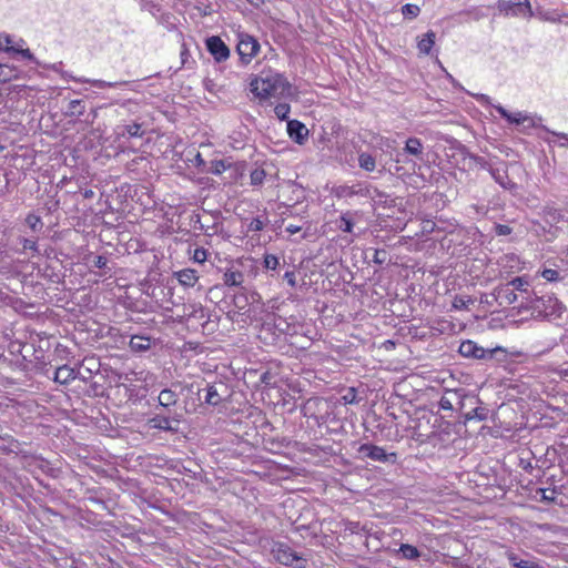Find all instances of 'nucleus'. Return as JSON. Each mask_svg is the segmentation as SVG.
<instances>
[{
	"label": "nucleus",
	"mask_w": 568,
	"mask_h": 568,
	"mask_svg": "<svg viewBox=\"0 0 568 568\" xmlns=\"http://www.w3.org/2000/svg\"><path fill=\"white\" fill-rule=\"evenodd\" d=\"M291 85L285 77L280 73L267 74L251 82V91L261 99L288 93Z\"/></svg>",
	"instance_id": "obj_1"
},
{
	"label": "nucleus",
	"mask_w": 568,
	"mask_h": 568,
	"mask_svg": "<svg viewBox=\"0 0 568 568\" xmlns=\"http://www.w3.org/2000/svg\"><path fill=\"white\" fill-rule=\"evenodd\" d=\"M497 8L506 17L530 19L534 16L529 0H499Z\"/></svg>",
	"instance_id": "obj_2"
},
{
	"label": "nucleus",
	"mask_w": 568,
	"mask_h": 568,
	"mask_svg": "<svg viewBox=\"0 0 568 568\" xmlns=\"http://www.w3.org/2000/svg\"><path fill=\"white\" fill-rule=\"evenodd\" d=\"M236 49L242 62L250 63L252 59L257 55L260 51V43L250 34H240Z\"/></svg>",
	"instance_id": "obj_3"
},
{
	"label": "nucleus",
	"mask_w": 568,
	"mask_h": 568,
	"mask_svg": "<svg viewBox=\"0 0 568 568\" xmlns=\"http://www.w3.org/2000/svg\"><path fill=\"white\" fill-rule=\"evenodd\" d=\"M271 554L276 561L286 566L302 560V558L293 551L288 545L280 541L273 542Z\"/></svg>",
	"instance_id": "obj_4"
},
{
	"label": "nucleus",
	"mask_w": 568,
	"mask_h": 568,
	"mask_svg": "<svg viewBox=\"0 0 568 568\" xmlns=\"http://www.w3.org/2000/svg\"><path fill=\"white\" fill-rule=\"evenodd\" d=\"M206 48L216 62L225 61L230 57V49L220 37L212 36L207 38Z\"/></svg>",
	"instance_id": "obj_5"
},
{
	"label": "nucleus",
	"mask_w": 568,
	"mask_h": 568,
	"mask_svg": "<svg viewBox=\"0 0 568 568\" xmlns=\"http://www.w3.org/2000/svg\"><path fill=\"white\" fill-rule=\"evenodd\" d=\"M358 452L365 457L376 460V462H388L390 458L395 459L396 454L390 453L387 454L384 448L373 445V444H363L359 446Z\"/></svg>",
	"instance_id": "obj_6"
},
{
	"label": "nucleus",
	"mask_w": 568,
	"mask_h": 568,
	"mask_svg": "<svg viewBox=\"0 0 568 568\" xmlns=\"http://www.w3.org/2000/svg\"><path fill=\"white\" fill-rule=\"evenodd\" d=\"M459 353L464 357H473V358H486L487 356L489 358L493 357V351H487L483 348L481 346H478L473 341H465L459 346Z\"/></svg>",
	"instance_id": "obj_7"
},
{
	"label": "nucleus",
	"mask_w": 568,
	"mask_h": 568,
	"mask_svg": "<svg viewBox=\"0 0 568 568\" xmlns=\"http://www.w3.org/2000/svg\"><path fill=\"white\" fill-rule=\"evenodd\" d=\"M494 108L509 123L524 124L527 122L528 126H532V128L537 125L535 118L530 116L526 113H523V112L510 113L504 106H501L499 104L494 105Z\"/></svg>",
	"instance_id": "obj_8"
},
{
	"label": "nucleus",
	"mask_w": 568,
	"mask_h": 568,
	"mask_svg": "<svg viewBox=\"0 0 568 568\" xmlns=\"http://www.w3.org/2000/svg\"><path fill=\"white\" fill-rule=\"evenodd\" d=\"M287 133L290 138L298 144H304L308 136L307 128L297 120L287 122Z\"/></svg>",
	"instance_id": "obj_9"
},
{
	"label": "nucleus",
	"mask_w": 568,
	"mask_h": 568,
	"mask_svg": "<svg viewBox=\"0 0 568 568\" xmlns=\"http://www.w3.org/2000/svg\"><path fill=\"white\" fill-rule=\"evenodd\" d=\"M0 49L6 52H14L21 54L23 58L34 61V55L29 49H21L12 45V40L7 34H0Z\"/></svg>",
	"instance_id": "obj_10"
},
{
	"label": "nucleus",
	"mask_w": 568,
	"mask_h": 568,
	"mask_svg": "<svg viewBox=\"0 0 568 568\" xmlns=\"http://www.w3.org/2000/svg\"><path fill=\"white\" fill-rule=\"evenodd\" d=\"M77 375L78 372L74 368L62 365L55 369L53 381L61 385H68L77 378Z\"/></svg>",
	"instance_id": "obj_11"
},
{
	"label": "nucleus",
	"mask_w": 568,
	"mask_h": 568,
	"mask_svg": "<svg viewBox=\"0 0 568 568\" xmlns=\"http://www.w3.org/2000/svg\"><path fill=\"white\" fill-rule=\"evenodd\" d=\"M179 283L186 287H193L199 280L197 272L192 268H183L174 273Z\"/></svg>",
	"instance_id": "obj_12"
},
{
	"label": "nucleus",
	"mask_w": 568,
	"mask_h": 568,
	"mask_svg": "<svg viewBox=\"0 0 568 568\" xmlns=\"http://www.w3.org/2000/svg\"><path fill=\"white\" fill-rule=\"evenodd\" d=\"M436 33L432 30L427 31L417 43V49L420 54L427 55L435 43Z\"/></svg>",
	"instance_id": "obj_13"
},
{
	"label": "nucleus",
	"mask_w": 568,
	"mask_h": 568,
	"mask_svg": "<svg viewBox=\"0 0 568 568\" xmlns=\"http://www.w3.org/2000/svg\"><path fill=\"white\" fill-rule=\"evenodd\" d=\"M129 345L133 352H145L151 347V338L142 335H133Z\"/></svg>",
	"instance_id": "obj_14"
},
{
	"label": "nucleus",
	"mask_w": 568,
	"mask_h": 568,
	"mask_svg": "<svg viewBox=\"0 0 568 568\" xmlns=\"http://www.w3.org/2000/svg\"><path fill=\"white\" fill-rule=\"evenodd\" d=\"M73 79L75 80V82L90 83L100 89L118 88V87L128 84L126 81L108 82L104 80H92V79H87V78H73Z\"/></svg>",
	"instance_id": "obj_15"
},
{
	"label": "nucleus",
	"mask_w": 568,
	"mask_h": 568,
	"mask_svg": "<svg viewBox=\"0 0 568 568\" xmlns=\"http://www.w3.org/2000/svg\"><path fill=\"white\" fill-rule=\"evenodd\" d=\"M509 562L516 568H544L538 561L519 559L516 554H508Z\"/></svg>",
	"instance_id": "obj_16"
},
{
	"label": "nucleus",
	"mask_w": 568,
	"mask_h": 568,
	"mask_svg": "<svg viewBox=\"0 0 568 568\" xmlns=\"http://www.w3.org/2000/svg\"><path fill=\"white\" fill-rule=\"evenodd\" d=\"M404 151L410 155L419 158L423 154L422 141L417 138L407 139Z\"/></svg>",
	"instance_id": "obj_17"
},
{
	"label": "nucleus",
	"mask_w": 568,
	"mask_h": 568,
	"mask_svg": "<svg viewBox=\"0 0 568 568\" xmlns=\"http://www.w3.org/2000/svg\"><path fill=\"white\" fill-rule=\"evenodd\" d=\"M85 111V106L82 100H71L68 103L65 115L67 116H81Z\"/></svg>",
	"instance_id": "obj_18"
},
{
	"label": "nucleus",
	"mask_w": 568,
	"mask_h": 568,
	"mask_svg": "<svg viewBox=\"0 0 568 568\" xmlns=\"http://www.w3.org/2000/svg\"><path fill=\"white\" fill-rule=\"evenodd\" d=\"M358 165L366 172H373L376 168L375 158L369 153L362 152L358 155Z\"/></svg>",
	"instance_id": "obj_19"
},
{
	"label": "nucleus",
	"mask_w": 568,
	"mask_h": 568,
	"mask_svg": "<svg viewBox=\"0 0 568 568\" xmlns=\"http://www.w3.org/2000/svg\"><path fill=\"white\" fill-rule=\"evenodd\" d=\"M491 175L495 181L501 185L504 189L511 190L516 186L514 182H511L505 171H500L499 169L491 170Z\"/></svg>",
	"instance_id": "obj_20"
},
{
	"label": "nucleus",
	"mask_w": 568,
	"mask_h": 568,
	"mask_svg": "<svg viewBox=\"0 0 568 568\" xmlns=\"http://www.w3.org/2000/svg\"><path fill=\"white\" fill-rule=\"evenodd\" d=\"M398 552L402 554L403 558L408 560H415L420 556L419 550L415 546L409 544H402L398 549Z\"/></svg>",
	"instance_id": "obj_21"
},
{
	"label": "nucleus",
	"mask_w": 568,
	"mask_h": 568,
	"mask_svg": "<svg viewBox=\"0 0 568 568\" xmlns=\"http://www.w3.org/2000/svg\"><path fill=\"white\" fill-rule=\"evenodd\" d=\"M488 416V409L485 407H475L465 414V420H485Z\"/></svg>",
	"instance_id": "obj_22"
},
{
	"label": "nucleus",
	"mask_w": 568,
	"mask_h": 568,
	"mask_svg": "<svg viewBox=\"0 0 568 568\" xmlns=\"http://www.w3.org/2000/svg\"><path fill=\"white\" fill-rule=\"evenodd\" d=\"M224 283L227 286H240L243 283V274L239 271H227L224 274Z\"/></svg>",
	"instance_id": "obj_23"
},
{
	"label": "nucleus",
	"mask_w": 568,
	"mask_h": 568,
	"mask_svg": "<svg viewBox=\"0 0 568 568\" xmlns=\"http://www.w3.org/2000/svg\"><path fill=\"white\" fill-rule=\"evenodd\" d=\"M159 403L164 407L172 406L176 403V394L171 389H163L159 395Z\"/></svg>",
	"instance_id": "obj_24"
},
{
	"label": "nucleus",
	"mask_w": 568,
	"mask_h": 568,
	"mask_svg": "<svg viewBox=\"0 0 568 568\" xmlns=\"http://www.w3.org/2000/svg\"><path fill=\"white\" fill-rule=\"evenodd\" d=\"M17 78V69L8 64H0V83H6Z\"/></svg>",
	"instance_id": "obj_25"
},
{
	"label": "nucleus",
	"mask_w": 568,
	"mask_h": 568,
	"mask_svg": "<svg viewBox=\"0 0 568 568\" xmlns=\"http://www.w3.org/2000/svg\"><path fill=\"white\" fill-rule=\"evenodd\" d=\"M204 400L212 406H216L221 402V395L215 386L209 385Z\"/></svg>",
	"instance_id": "obj_26"
},
{
	"label": "nucleus",
	"mask_w": 568,
	"mask_h": 568,
	"mask_svg": "<svg viewBox=\"0 0 568 568\" xmlns=\"http://www.w3.org/2000/svg\"><path fill=\"white\" fill-rule=\"evenodd\" d=\"M474 304V300L468 296L457 295L454 297L452 307L454 310H467L469 305Z\"/></svg>",
	"instance_id": "obj_27"
},
{
	"label": "nucleus",
	"mask_w": 568,
	"mask_h": 568,
	"mask_svg": "<svg viewBox=\"0 0 568 568\" xmlns=\"http://www.w3.org/2000/svg\"><path fill=\"white\" fill-rule=\"evenodd\" d=\"M151 425L153 428L162 429V430H172L171 420L164 416H155L151 419Z\"/></svg>",
	"instance_id": "obj_28"
},
{
	"label": "nucleus",
	"mask_w": 568,
	"mask_h": 568,
	"mask_svg": "<svg viewBox=\"0 0 568 568\" xmlns=\"http://www.w3.org/2000/svg\"><path fill=\"white\" fill-rule=\"evenodd\" d=\"M26 223L32 231H40L43 226L41 217L33 213L27 215Z\"/></svg>",
	"instance_id": "obj_29"
},
{
	"label": "nucleus",
	"mask_w": 568,
	"mask_h": 568,
	"mask_svg": "<svg viewBox=\"0 0 568 568\" xmlns=\"http://www.w3.org/2000/svg\"><path fill=\"white\" fill-rule=\"evenodd\" d=\"M419 12L420 9L416 4L407 3L402 8L403 16L409 19L416 18L419 14Z\"/></svg>",
	"instance_id": "obj_30"
},
{
	"label": "nucleus",
	"mask_w": 568,
	"mask_h": 568,
	"mask_svg": "<svg viewBox=\"0 0 568 568\" xmlns=\"http://www.w3.org/2000/svg\"><path fill=\"white\" fill-rule=\"evenodd\" d=\"M251 184L252 185H260L263 183L265 179V172L262 169H255L250 174Z\"/></svg>",
	"instance_id": "obj_31"
},
{
	"label": "nucleus",
	"mask_w": 568,
	"mask_h": 568,
	"mask_svg": "<svg viewBox=\"0 0 568 568\" xmlns=\"http://www.w3.org/2000/svg\"><path fill=\"white\" fill-rule=\"evenodd\" d=\"M291 108L287 103H280L274 108V113L280 120H285L288 116Z\"/></svg>",
	"instance_id": "obj_32"
},
{
	"label": "nucleus",
	"mask_w": 568,
	"mask_h": 568,
	"mask_svg": "<svg viewBox=\"0 0 568 568\" xmlns=\"http://www.w3.org/2000/svg\"><path fill=\"white\" fill-rule=\"evenodd\" d=\"M207 258V251L203 247H197L194 250L192 260L196 263H204Z\"/></svg>",
	"instance_id": "obj_33"
},
{
	"label": "nucleus",
	"mask_w": 568,
	"mask_h": 568,
	"mask_svg": "<svg viewBox=\"0 0 568 568\" xmlns=\"http://www.w3.org/2000/svg\"><path fill=\"white\" fill-rule=\"evenodd\" d=\"M124 130L130 136H142L141 124L139 123L125 125Z\"/></svg>",
	"instance_id": "obj_34"
},
{
	"label": "nucleus",
	"mask_w": 568,
	"mask_h": 568,
	"mask_svg": "<svg viewBox=\"0 0 568 568\" xmlns=\"http://www.w3.org/2000/svg\"><path fill=\"white\" fill-rule=\"evenodd\" d=\"M264 266L270 270H275L278 266V258L273 254L265 255Z\"/></svg>",
	"instance_id": "obj_35"
},
{
	"label": "nucleus",
	"mask_w": 568,
	"mask_h": 568,
	"mask_svg": "<svg viewBox=\"0 0 568 568\" xmlns=\"http://www.w3.org/2000/svg\"><path fill=\"white\" fill-rule=\"evenodd\" d=\"M509 285H511L515 290L525 291L528 282L524 277H515L509 282Z\"/></svg>",
	"instance_id": "obj_36"
},
{
	"label": "nucleus",
	"mask_w": 568,
	"mask_h": 568,
	"mask_svg": "<svg viewBox=\"0 0 568 568\" xmlns=\"http://www.w3.org/2000/svg\"><path fill=\"white\" fill-rule=\"evenodd\" d=\"M21 243H22L23 251L30 250L36 254L39 253L38 244L36 241L29 240V239H22Z\"/></svg>",
	"instance_id": "obj_37"
},
{
	"label": "nucleus",
	"mask_w": 568,
	"mask_h": 568,
	"mask_svg": "<svg viewBox=\"0 0 568 568\" xmlns=\"http://www.w3.org/2000/svg\"><path fill=\"white\" fill-rule=\"evenodd\" d=\"M542 277L548 282H554L559 278V273L552 268H546L541 273Z\"/></svg>",
	"instance_id": "obj_38"
},
{
	"label": "nucleus",
	"mask_w": 568,
	"mask_h": 568,
	"mask_svg": "<svg viewBox=\"0 0 568 568\" xmlns=\"http://www.w3.org/2000/svg\"><path fill=\"white\" fill-rule=\"evenodd\" d=\"M264 221H262L260 217L253 219L248 224V231L260 232L264 229Z\"/></svg>",
	"instance_id": "obj_39"
},
{
	"label": "nucleus",
	"mask_w": 568,
	"mask_h": 568,
	"mask_svg": "<svg viewBox=\"0 0 568 568\" xmlns=\"http://www.w3.org/2000/svg\"><path fill=\"white\" fill-rule=\"evenodd\" d=\"M339 229L343 232L351 233L353 231V222L345 215L341 217Z\"/></svg>",
	"instance_id": "obj_40"
},
{
	"label": "nucleus",
	"mask_w": 568,
	"mask_h": 568,
	"mask_svg": "<svg viewBox=\"0 0 568 568\" xmlns=\"http://www.w3.org/2000/svg\"><path fill=\"white\" fill-rule=\"evenodd\" d=\"M387 257V253L385 250H375L373 261L376 264H383L385 263Z\"/></svg>",
	"instance_id": "obj_41"
},
{
	"label": "nucleus",
	"mask_w": 568,
	"mask_h": 568,
	"mask_svg": "<svg viewBox=\"0 0 568 568\" xmlns=\"http://www.w3.org/2000/svg\"><path fill=\"white\" fill-rule=\"evenodd\" d=\"M540 491V496H541V499L542 500H547V501H554L555 500V495H556V491L552 490V489H539Z\"/></svg>",
	"instance_id": "obj_42"
},
{
	"label": "nucleus",
	"mask_w": 568,
	"mask_h": 568,
	"mask_svg": "<svg viewBox=\"0 0 568 568\" xmlns=\"http://www.w3.org/2000/svg\"><path fill=\"white\" fill-rule=\"evenodd\" d=\"M496 234L498 235H508L511 233V229L508 225L497 224L495 226Z\"/></svg>",
	"instance_id": "obj_43"
},
{
	"label": "nucleus",
	"mask_w": 568,
	"mask_h": 568,
	"mask_svg": "<svg viewBox=\"0 0 568 568\" xmlns=\"http://www.w3.org/2000/svg\"><path fill=\"white\" fill-rule=\"evenodd\" d=\"M439 406L444 410L453 409V403L447 396H443L439 400Z\"/></svg>",
	"instance_id": "obj_44"
},
{
	"label": "nucleus",
	"mask_w": 568,
	"mask_h": 568,
	"mask_svg": "<svg viewBox=\"0 0 568 568\" xmlns=\"http://www.w3.org/2000/svg\"><path fill=\"white\" fill-rule=\"evenodd\" d=\"M284 280L287 282V284L291 286V287H295L296 286V276H295V273L294 272H286L284 274Z\"/></svg>",
	"instance_id": "obj_45"
},
{
	"label": "nucleus",
	"mask_w": 568,
	"mask_h": 568,
	"mask_svg": "<svg viewBox=\"0 0 568 568\" xmlns=\"http://www.w3.org/2000/svg\"><path fill=\"white\" fill-rule=\"evenodd\" d=\"M106 262H108L106 257H104L102 255H98L94 257L93 264L98 268H103L106 265Z\"/></svg>",
	"instance_id": "obj_46"
},
{
	"label": "nucleus",
	"mask_w": 568,
	"mask_h": 568,
	"mask_svg": "<svg viewBox=\"0 0 568 568\" xmlns=\"http://www.w3.org/2000/svg\"><path fill=\"white\" fill-rule=\"evenodd\" d=\"M474 97L481 104H489L490 103V98L488 95H486V94L478 93V94H474Z\"/></svg>",
	"instance_id": "obj_47"
},
{
	"label": "nucleus",
	"mask_w": 568,
	"mask_h": 568,
	"mask_svg": "<svg viewBox=\"0 0 568 568\" xmlns=\"http://www.w3.org/2000/svg\"><path fill=\"white\" fill-rule=\"evenodd\" d=\"M355 394L353 393V390H351L348 394H346L345 396H343V399L345 400V403H354L355 402Z\"/></svg>",
	"instance_id": "obj_48"
},
{
	"label": "nucleus",
	"mask_w": 568,
	"mask_h": 568,
	"mask_svg": "<svg viewBox=\"0 0 568 568\" xmlns=\"http://www.w3.org/2000/svg\"><path fill=\"white\" fill-rule=\"evenodd\" d=\"M204 88L210 91V92H213V88H214V82L213 80L211 79H205L204 80Z\"/></svg>",
	"instance_id": "obj_49"
},
{
	"label": "nucleus",
	"mask_w": 568,
	"mask_h": 568,
	"mask_svg": "<svg viewBox=\"0 0 568 568\" xmlns=\"http://www.w3.org/2000/svg\"><path fill=\"white\" fill-rule=\"evenodd\" d=\"M286 231L291 234H295L297 232L301 231V227L297 226V225H293V224H290L287 227H286Z\"/></svg>",
	"instance_id": "obj_50"
},
{
	"label": "nucleus",
	"mask_w": 568,
	"mask_h": 568,
	"mask_svg": "<svg viewBox=\"0 0 568 568\" xmlns=\"http://www.w3.org/2000/svg\"><path fill=\"white\" fill-rule=\"evenodd\" d=\"M538 17L541 19V20H546V21H556L554 18H550L549 16H547L546 13H542V12H539L538 13Z\"/></svg>",
	"instance_id": "obj_51"
},
{
	"label": "nucleus",
	"mask_w": 568,
	"mask_h": 568,
	"mask_svg": "<svg viewBox=\"0 0 568 568\" xmlns=\"http://www.w3.org/2000/svg\"><path fill=\"white\" fill-rule=\"evenodd\" d=\"M61 75H62V78H63L64 80H73V81H75V80L73 79L74 77H73L72 74H70L69 72H67V71H62V72H61Z\"/></svg>",
	"instance_id": "obj_52"
},
{
	"label": "nucleus",
	"mask_w": 568,
	"mask_h": 568,
	"mask_svg": "<svg viewBox=\"0 0 568 568\" xmlns=\"http://www.w3.org/2000/svg\"><path fill=\"white\" fill-rule=\"evenodd\" d=\"M507 300H508L509 303L515 302L516 301V294L514 292L509 291L507 293Z\"/></svg>",
	"instance_id": "obj_53"
},
{
	"label": "nucleus",
	"mask_w": 568,
	"mask_h": 568,
	"mask_svg": "<svg viewBox=\"0 0 568 568\" xmlns=\"http://www.w3.org/2000/svg\"><path fill=\"white\" fill-rule=\"evenodd\" d=\"M278 321H280V323H276V322H275V326H276L281 332H285V328H284V327H282V324H285V321H284V320H282L281 317H278Z\"/></svg>",
	"instance_id": "obj_54"
},
{
	"label": "nucleus",
	"mask_w": 568,
	"mask_h": 568,
	"mask_svg": "<svg viewBox=\"0 0 568 568\" xmlns=\"http://www.w3.org/2000/svg\"><path fill=\"white\" fill-rule=\"evenodd\" d=\"M552 134L557 135V136H560V138H564V139H568V134L566 133H556V132H552Z\"/></svg>",
	"instance_id": "obj_55"
},
{
	"label": "nucleus",
	"mask_w": 568,
	"mask_h": 568,
	"mask_svg": "<svg viewBox=\"0 0 568 568\" xmlns=\"http://www.w3.org/2000/svg\"><path fill=\"white\" fill-rule=\"evenodd\" d=\"M92 195H93V192H92V191H87V192L84 193V196H85V197H91Z\"/></svg>",
	"instance_id": "obj_56"
},
{
	"label": "nucleus",
	"mask_w": 568,
	"mask_h": 568,
	"mask_svg": "<svg viewBox=\"0 0 568 568\" xmlns=\"http://www.w3.org/2000/svg\"><path fill=\"white\" fill-rule=\"evenodd\" d=\"M424 229H425V230H428V229H429V231H433V227H429V225H427V224L424 226Z\"/></svg>",
	"instance_id": "obj_57"
},
{
	"label": "nucleus",
	"mask_w": 568,
	"mask_h": 568,
	"mask_svg": "<svg viewBox=\"0 0 568 568\" xmlns=\"http://www.w3.org/2000/svg\"><path fill=\"white\" fill-rule=\"evenodd\" d=\"M424 229H425V230H428V229H429V231H433V227H429V225H427V224L424 226Z\"/></svg>",
	"instance_id": "obj_58"
},
{
	"label": "nucleus",
	"mask_w": 568,
	"mask_h": 568,
	"mask_svg": "<svg viewBox=\"0 0 568 568\" xmlns=\"http://www.w3.org/2000/svg\"><path fill=\"white\" fill-rule=\"evenodd\" d=\"M4 150V146L0 144V152Z\"/></svg>",
	"instance_id": "obj_59"
},
{
	"label": "nucleus",
	"mask_w": 568,
	"mask_h": 568,
	"mask_svg": "<svg viewBox=\"0 0 568 568\" xmlns=\"http://www.w3.org/2000/svg\"><path fill=\"white\" fill-rule=\"evenodd\" d=\"M248 2H254V0H248Z\"/></svg>",
	"instance_id": "obj_60"
},
{
	"label": "nucleus",
	"mask_w": 568,
	"mask_h": 568,
	"mask_svg": "<svg viewBox=\"0 0 568 568\" xmlns=\"http://www.w3.org/2000/svg\"><path fill=\"white\" fill-rule=\"evenodd\" d=\"M248 2H254V0H248Z\"/></svg>",
	"instance_id": "obj_61"
}]
</instances>
